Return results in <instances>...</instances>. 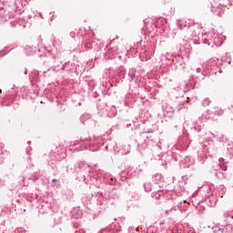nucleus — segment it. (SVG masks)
Segmentation results:
<instances>
[{"label":"nucleus","mask_w":233,"mask_h":233,"mask_svg":"<svg viewBox=\"0 0 233 233\" xmlns=\"http://www.w3.org/2000/svg\"><path fill=\"white\" fill-rule=\"evenodd\" d=\"M54 182H56V179H53Z\"/></svg>","instance_id":"7ed1b4c3"},{"label":"nucleus","mask_w":233,"mask_h":233,"mask_svg":"<svg viewBox=\"0 0 233 233\" xmlns=\"http://www.w3.org/2000/svg\"><path fill=\"white\" fill-rule=\"evenodd\" d=\"M215 233H223V229L218 228V230L215 231Z\"/></svg>","instance_id":"f257e3e1"},{"label":"nucleus","mask_w":233,"mask_h":233,"mask_svg":"<svg viewBox=\"0 0 233 233\" xmlns=\"http://www.w3.org/2000/svg\"><path fill=\"white\" fill-rule=\"evenodd\" d=\"M1 92H3V91L0 89V94H1Z\"/></svg>","instance_id":"f03ea898"},{"label":"nucleus","mask_w":233,"mask_h":233,"mask_svg":"<svg viewBox=\"0 0 233 233\" xmlns=\"http://www.w3.org/2000/svg\"><path fill=\"white\" fill-rule=\"evenodd\" d=\"M232 219H233V217H232Z\"/></svg>","instance_id":"20e7f679"}]
</instances>
